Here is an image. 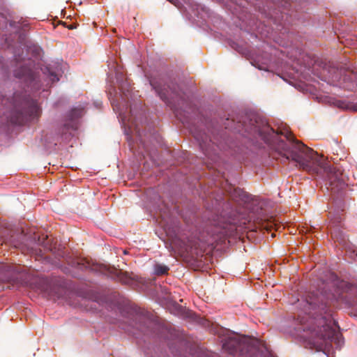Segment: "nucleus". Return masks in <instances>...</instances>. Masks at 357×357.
Segmentation results:
<instances>
[{
  "label": "nucleus",
  "instance_id": "nucleus-1",
  "mask_svg": "<svg viewBox=\"0 0 357 357\" xmlns=\"http://www.w3.org/2000/svg\"><path fill=\"white\" fill-rule=\"evenodd\" d=\"M248 122H238L234 129L237 132L258 134L267 144H271L274 138L277 142L275 150L287 160L297 162L300 167L311 174H319L323 170L326 174L329 187L333 193H339L345 188L347 184L342 172L335 167L322 164L317 159L314 151L301 142L296 140L290 133L285 135L289 142L278 139V133L269 126L267 122L256 115H252Z\"/></svg>",
  "mask_w": 357,
  "mask_h": 357
},
{
  "label": "nucleus",
  "instance_id": "nucleus-2",
  "mask_svg": "<svg viewBox=\"0 0 357 357\" xmlns=\"http://www.w3.org/2000/svg\"><path fill=\"white\" fill-rule=\"evenodd\" d=\"M309 309L312 310L309 314L301 317L298 315L297 320L305 334L303 337L307 338L314 347H321L327 341L335 342L340 344L342 342V334L336 328V323L332 317L329 301H324V296L321 294L310 297L307 300Z\"/></svg>",
  "mask_w": 357,
  "mask_h": 357
},
{
  "label": "nucleus",
  "instance_id": "nucleus-3",
  "mask_svg": "<svg viewBox=\"0 0 357 357\" xmlns=\"http://www.w3.org/2000/svg\"><path fill=\"white\" fill-rule=\"evenodd\" d=\"M0 102L6 105L5 115L11 123L22 125L40 116L41 110L38 102L25 93H15L11 100L1 98L0 95Z\"/></svg>",
  "mask_w": 357,
  "mask_h": 357
},
{
  "label": "nucleus",
  "instance_id": "nucleus-4",
  "mask_svg": "<svg viewBox=\"0 0 357 357\" xmlns=\"http://www.w3.org/2000/svg\"><path fill=\"white\" fill-rule=\"evenodd\" d=\"M78 265L80 266V268H89L93 271L107 275L112 278L119 280L123 284H128L130 282V278L127 275L126 273H123L121 270L116 269L114 266L98 263H91L84 259L81 260V262H78Z\"/></svg>",
  "mask_w": 357,
  "mask_h": 357
},
{
  "label": "nucleus",
  "instance_id": "nucleus-5",
  "mask_svg": "<svg viewBox=\"0 0 357 357\" xmlns=\"http://www.w3.org/2000/svg\"><path fill=\"white\" fill-rule=\"evenodd\" d=\"M234 229V226L231 222L218 219L214 221L211 228L207 229L206 232L209 237L203 241L207 245H213L218 240L231 235Z\"/></svg>",
  "mask_w": 357,
  "mask_h": 357
},
{
  "label": "nucleus",
  "instance_id": "nucleus-6",
  "mask_svg": "<svg viewBox=\"0 0 357 357\" xmlns=\"http://www.w3.org/2000/svg\"><path fill=\"white\" fill-rule=\"evenodd\" d=\"M22 268L19 265L0 262V282L10 284L13 287L20 284Z\"/></svg>",
  "mask_w": 357,
  "mask_h": 357
},
{
  "label": "nucleus",
  "instance_id": "nucleus-7",
  "mask_svg": "<svg viewBox=\"0 0 357 357\" xmlns=\"http://www.w3.org/2000/svg\"><path fill=\"white\" fill-rule=\"evenodd\" d=\"M149 82L153 89L165 103L171 104L172 100H174L177 97L178 94L175 89H172L169 86L166 87L160 79L151 78Z\"/></svg>",
  "mask_w": 357,
  "mask_h": 357
},
{
  "label": "nucleus",
  "instance_id": "nucleus-8",
  "mask_svg": "<svg viewBox=\"0 0 357 357\" xmlns=\"http://www.w3.org/2000/svg\"><path fill=\"white\" fill-rule=\"evenodd\" d=\"M250 340L248 337H240L236 335L228 337L222 345L223 349L231 354H234L238 351L243 352L245 349L250 351Z\"/></svg>",
  "mask_w": 357,
  "mask_h": 357
},
{
  "label": "nucleus",
  "instance_id": "nucleus-9",
  "mask_svg": "<svg viewBox=\"0 0 357 357\" xmlns=\"http://www.w3.org/2000/svg\"><path fill=\"white\" fill-rule=\"evenodd\" d=\"M32 61L30 59L24 63H17V68L14 71L15 77L23 79L25 82L31 83L36 79L34 72L32 70Z\"/></svg>",
  "mask_w": 357,
  "mask_h": 357
},
{
  "label": "nucleus",
  "instance_id": "nucleus-10",
  "mask_svg": "<svg viewBox=\"0 0 357 357\" xmlns=\"http://www.w3.org/2000/svg\"><path fill=\"white\" fill-rule=\"evenodd\" d=\"M190 132L195 139L199 142L201 149L206 152V155L212 142L211 137L205 132L197 127L192 128Z\"/></svg>",
  "mask_w": 357,
  "mask_h": 357
},
{
  "label": "nucleus",
  "instance_id": "nucleus-11",
  "mask_svg": "<svg viewBox=\"0 0 357 357\" xmlns=\"http://www.w3.org/2000/svg\"><path fill=\"white\" fill-rule=\"evenodd\" d=\"M84 114V108L79 107L72 109L68 114L70 123H66L63 128V134L66 135L70 130H75L77 128V123L74 121L75 119L81 117Z\"/></svg>",
  "mask_w": 357,
  "mask_h": 357
},
{
  "label": "nucleus",
  "instance_id": "nucleus-12",
  "mask_svg": "<svg viewBox=\"0 0 357 357\" xmlns=\"http://www.w3.org/2000/svg\"><path fill=\"white\" fill-rule=\"evenodd\" d=\"M169 268L167 266L162 264H156L154 266V274L162 275L168 273Z\"/></svg>",
  "mask_w": 357,
  "mask_h": 357
},
{
  "label": "nucleus",
  "instance_id": "nucleus-13",
  "mask_svg": "<svg viewBox=\"0 0 357 357\" xmlns=\"http://www.w3.org/2000/svg\"><path fill=\"white\" fill-rule=\"evenodd\" d=\"M151 321L145 317H139V323L137 324V328L140 330L142 333H146L147 332L148 324Z\"/></svg>",
  "mask_w": 357,
  "mask_h": 357
},
{
  "label": "nucleus",
  "instance_id": "nucleus-14",
  "mask_svg": "<svg viewBox=\"0 0 357 357\" xmlns=\"http://www.w3.org/2000/svg\"><path fill=\"white\" fill-rule=\"evenodd\" d=\"M49 76L52 82H57L59 79L57 75L54 72L50 71Z\"/></svg>",
  "mask_w": 357,
  "mask_h": 357
},
{
  "label": "nucleus",
  "instance_id": "nucleus-15",
  "mask_svg": "<svg viewBox=\"0 0 357 357\" xmlns=\"http://www.w3.org/2000/svg\"><path fill=\"white\" fill-rule=\"evenodd\" d=\"M119 88H120V89L122 91V92L125 94V96H127V95L126 94V92L123 91L124 89H123V84H120V85H119Z\"/></svg>",
  "mask_w": 357,
  "mask_h": 357
},
{
  "label": "nucleus",
  "instance_id": "nucleus-16",
  "mask_svg": "<svg viewBox=\"0 0 357 357\" xmlns=\"http://www.w3.org/2000/svg\"><path fill=\"white\" fill-rule=\"evenodd\" d=\"M175 112H176V116H178V115H180V114H181L180 111H179L178 109H175Z\"/></svg>",
  "mask_w": 357,
  "mask_h": 357
},
{
  "label": "nucleus",
  "instance_id": "nucleus-17",
  "mask_svg": "<svg viewBox=\"0 0 357 357\" xmlns=\"http://www.w3.org/2000/svg\"><path fill=\"white\" fill-rule=\"evenodd\" d=\"M353 306L355 307L357 310V303L356 304H353Z\"/></svg>",
  "mask_w": 357,
  "mask_h": 357
}]
</instances>
